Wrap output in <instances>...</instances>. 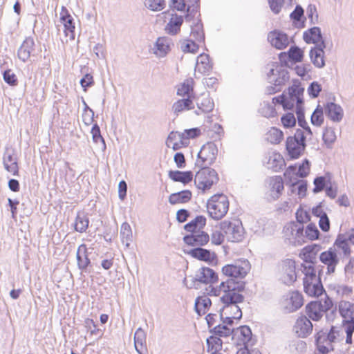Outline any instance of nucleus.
<instances>
[{"instance_id": "35", "label": "nucleus", "mask_w": 354, "mask_h": 354, "mask_svg": "<svg viewBox=\"0 0 354 354\" xmlns=\"http://www.w3.org/2000/svg\"><path fill=\"white\" fill-rule=\"evenodd\" d=\"M194 108L193 99L184 97L175 102L172 105V111L176 115H178L185 111H189Z\"/></svg>"}, {"instance_id": "25", "label": "nucleus", "mask_w": 354, "mask_h": 354, "mask_svg": "<svg viewBox=\"0 0 354 354\" xmlns=\"http://www.w3.org/2000/svg\"><path fill=\"white\" fill-rule=\"evenodd\" d=\"M170 51V39L168 37H158L151 48V52L159 58L164 57Z\"/></svg>"}, {"instance_id": "23", "label": "nucleus", "mask_w": 354, "mask_h": 354, "mask_svg": "<svg viewBox=\"0 0 354 354\" xmlns=\"http://www.w3.org/2000/svg\"><path fill=\"white\" fill-rule=\"evenodd\" d=\"M3 162L6 170L14 176L18 175L19 167L17 157L14 151L11 149H7L4 152L3 157Z\"/></svg>"}, {"instance_id": "62", "label": "nucleus", "mask_w": 354, "mask_h": 354, "mask_svg": "<svg viewBox=\"0 0 354 354\" xmlns=\"http://www.w3.org/2000/svg\"><path fill=\"white\" fill-rule=\"evenodd\" d=\"M296 219L299 225H302L304 223H308L310 219L309 212L304 209L301 207L297 209L296 212Z\"/></svg>"}, {"instance_id": "29", "label": "nucleus", "mask_w": 354, "mask_h": 354, "mask_svg": "<svg viewBox=\"0 0 354 354\" xmlns=\"http://www.w3.org/2000/svg\"><path fill=\"white\" fill-rule=\"evenodd\" d=\"M212 69V64L210 63L208 55L202 53L198 56L195 66V75L196 73L201 75H208Z\"/></svg>"}, {"instance_id": "39", "label": "nucleus", "mask_w": 354, "mask_h": 354, "mask_svg": "<svg viewBox=\"0 0 354 354\" xmlns=\"http://www.w3.org/2000/svg\"><path fill=\"white\" fill-rule=\"evenodd\" d=\"M192 194L189 190H183L171 194L169 197V202L171 205L185 203L192 198Z\"/></svg>"}, {"instance_id": "56", "label": "nucleus", "mask_w": 354, "mask_h": 354, "mask_svg": "<svg viewBox=\"0 0 354 354\" xmlns=\"http://www.w3.org/2000/svg\"><path fill=\"white\" fill-rule=\"evenodd\" d=\"M324 111L320 105H318L311 115V123L317 127H320L324 122Z\"/></svg>"}, {"instance_id": "2", "label": "nucleus", "mask_w": 354, "mask_h": 354, "mask_svg": "<svg viewBox=\"0 0 354 354\" xmlns=\"http://www.w3.org/2000/svg\"><path fill=\"white\" fill-rule=\"evenodd\" d=\"M342 333L337 327L332 326L328 332L322 330L316 337V345L318 351L322 354H327L334 350L333 344L342 339Z\"/></svg>"}, {"instance_id": "64", "label": "nucleus", "mask_w": 354, "mask_h": 354, "mask_svg": "<svg viewBox=\"0 0 354 354\" xmlns=\"http://www.w3.org/2000/svg\"><path fill=\"white\" fill-rule=\"evenodd\" d=\"M84 104L85 107L82 113V121L86 125L88 126L93 122L94 112L87 106L85 102H84Z\"/></svg>"}, {"instance_id": "58", "label": "nucleus", "mask_w": 354, "mask_h": 354, "mask_svg": "<svg viewBox=\"0 0 354 354\" xmlns=\"http://www.w3.org/2000/svg\"><path fill=\"white\" fill-rule=\"evenodd\" d=\"M260 113L265 118H272L277 115L274 105L268 102H263L259 109Z\"/></svg>"}, {"instance_id": "52", "label": "nucleus", "mask_w": 354, "mask_h": 354, "mask_svg": "<svg viewBox=\"0 0 354 354\" xmlns=\"http://www.w3.org/2000/svg\"><path fill=\"white\" fill-rule=\"evenodd\" d=\"M89 221L86 214L78 213L75 221V230L79 232H84L88 227Z\"/></svg>"}, {"instance_id": "63", "label": "nucleus", "mask_w": 354, "mask_h": 354, "mask_svg": "<svg viewBox=\"0 0 354 354\" xmlns=\"http://www.w3.org/2000/svg\"><path fill=\"white\" fill-rule=\"evenodd\" d=\"M319 232L314 224H309L307 225L306 230H304V236L305 238L309 240H315L318 238Z\"/></svg>"}, {"instance_id": "22", "label": "nucleus", "mask_w": 354, "mask_h": 354, "mask_svg": "<svg viewBox=\"0 0 354 354\" xmlns=\"http://www.w3.org/2000/svg\"><path fill=\"white\" fill-rule=\"evenodd\" d=\"M313 324L310 320L306 316L299 317L294 326V330L299 337H306L313 331Z\"/></svg>"}, {"instance_id": "37", "label": "nucleus", "mask_w": 354, "mask_h": 354, "mask_svg": "<svg viewBox=\"0 0 354 354\" xmlns=\"http://www.w3.org/2000/svg\"><path fill=\"white\" fill-rule=\"evenodd\" d=\"M168 176L169 178L175 182H180L186 185L193 179V174L190 171H181L179 170L169 171Z\"/></svg>"}, {"instance_id": "59", "label": "nucleus", "mask_w": 354, "mask_h": 354, "mask_svg": "<svg viewBox=\"0 0 354 354\" xmlns=\"http://www.w3.org/2000/svg\"><path fill=\"white\" fill-rule=\"evenodd\" d=\"M145 6L152 11H160L165 7V0H145Z\"/></svg>"}, {"instance_id": "60", "label": "nucleus", "mask_w": 354, "mask_h": 354, "mask_svg": "<svg viewBox=\"0 0 354 354\" xmlns=\"http://www.w3.org/2000/svg\"><path fill=\"white\" fill-rule=\"evenodd\" d=\"M197 41L194 39H187L181 44V50L184 53H196L198 49V45L196 44Z\"/></svg>"}, {"instance_id": "8", "label": "nucleus", "mask_w": 354, "mask_h": 354, "mask_svg": "<svg viewBox=\"0 0 354 354\" xmlns=\"http://www.w3.org/2000/svg\"><path fill=\"white\" fill-rule=\"evenodd\" d=\"M201 133V131L198 128H192L185 129L183 132H171L168 136L167 144L168 146L172 144L174 150L179 149L182 146L188 144L190 138H195Z\"/></svg>"}, {"instance_id": "34", "label": "nucleus", "mask_w": 354, "mask_h": 354, "mask_svg": "<svg viewBox=\"0 0 354 354\" xmlns=\"http://www.w3.org/2000/svg\"><path fill=\"white\" fill-rule=\"evenodd\" d=\"M189 254L194 258L208 262H213L216 259L214 252L200 247L191 250Z\"/></svg>"}, {"instance_id": "33", "label": "nucleus", "mask_w": 354, "mask_h": 354, "mask_svg": "<svg viewBox=\"0 0 354 354\" xmlns=\"http://www.w3.org/2000/svg\"><path fill=\"white\" fill-rule=\"evenodd\" d=\"M304 40L307 44H314L316 45L324 41L321 32V29L319 27H313L304 32Z\"/></svg>"}, {"instance_id": "30", "label": "nucleus", "mask_w": 354, "mask_h": 354, "mask_svg": "<svg viewBox=\"0 0 354 354\" xmlns=\"http://www.w3.org/2000/svg\"><path fill=\"white\" fill-rule=\"evenodd\" d=\"M235 337H237L239 340L236 342L238 345L243 344L245 346H250V343L252 339V331L250 327L247 326H242L234 329V332L232 336L234 339Z\"/></svg>"}, {"instance_id": "44", "label": "nucleus", "mask_w": 354, "mask_h": 354, "mask_svg": "<svg viewBox=\"0 0 354 354\" xmlns=\"http://www.w3.org/2000/svg\"><path fill=\"white\" fill-rule=\"evenodd\" d=\"M283 176L285 177L286 185H290L292 189L299 183V175L297 171V167L294 165L289 166L285 171Z\"/></svg>"}, {"instance_id": "5", "label": "nucleus", "mask_w": 354, "mask_h": 354, "mask_svg": "<svg viewBox=\"0 0 354 354\" xmlns=\"http://www.w3.org/2000/svg\"><path fill=\"white\" fill-rule=\"evenodd\" d=\"M306 136L300 129L296 130L294 136L287 138L286 148L291 159H297L303 154L306 147Z\"/></svg>"}, {"instance_id": "53", "label": "nucleus", "mask_w": 354, "mask_h": 354, "mask_svg": "<svg viewBox=\"0 0 354 354\" xmlns=\"http://www.w3.org/2000/svg\"><path fill=\"white\" fill-rule=\"evenodd\" d=\"M120 236L122 241L127 247L130 245L132 241V231L131 226L127 223H123L120 227Z\"/></svg>"}, {"instance_id": "41", "label": "nucleus", "mask_w": 354, "mask_h": 354, "mask_svg": "<svg viewBox=\"0 0 354 354\" xmlns=\"http://www.w3.org/2000/svg\"><path fill=\"white\" fill-rule=\"evenodd\" d=\"M289 228L288 230L290 229L292 231L293 230L295 232L293 239L292 240V243L295 245H300L303 242L305 241V236H304V226L299 225L295 222L289 223Z\"/></svg>"}, {"instance_id": "3", "label": "nucleus", "mask_w": 354, "mask_h": 354, "mask_svg": "<svg viewBox=\"0 0 354 354\" xmlns=\"http://www.w3.org/2000/svg\"><path fill=\"white\" fill-rule=\"evenodd\" d=\"M207 209L209 216L214 220L221 219L229 209V201L223 194L212 196L207 202Z\"/></svg>"}, {"instance_id": "12", "label": "nucleus", "mask_w": 354, "mask_h": 354, "mask_svg": "<svg viewBox=\"0 0 354 354\" xmlns=\"http://www.w3.org/2000/svg\"><path fill=\"white\" fill-rule=\"evenodd\" d=\"M279 279L283 283L288 286L296 281L295 261L287 259L281 261L279 266Z\"/></svg>"}, {"instance_id": "31", "label": "nucleus", "mask_w": 354, "mask_h": 354, "mask_svg": "<svg viewBox=\"0 0 354 354\" xmlns=\"http://www.w3.org/2000/svg\"><path fill=\"white\" fill-rule=\"evenodd\" d=\"M325 114L332 121L338 122H340L343 118L344 112L342 108L333 102H328L324 107Z\"/></svg>"}, {"instance_id": "38", "label": "nucleus", "mask_w": 354, "mask_h": 354, "mask_svg": "<svg viewBox=\"0 0 354 354\" xmlns=\"http://www.w3.org/2000/svg\"><path fill=\"white\" fill-rule=\"evenodd\" d=\"M315 263V262L313 261H304V263L301 264L302 272L304 274L303 283L314 280V278H320L319 275L316 274Z\"/></svg>"}, {"instance_id": "40", "label": "nucleus", "mask_w": 354, "mask_h": 354, "mask_svg": "<svg viewBox=\"0 0 354 354\" xmlns=\"http://www.w3.org/2000/svg\"><path fill=\"white\" fill-rule=\"evenodd\" d=\"M145 342L146 333L141 328H138L134 334V345L139 354H143L146 351Z\"/></svg>"}, {"instance_id": "43", "label": "nucleus", "mask_w": 354, "mask_h": 354, "mask_svg": "<svg viewBox=\"0 0 354 354\" xmlns=\"http://www.w3.org/2000/svg\"><path fill=\"white\" fill-rule=\"evenodd\" d=\"M191 37L195 41L201 43L205 39V35L203 32V24L201 19H197L196 21H193L191 25Z\"/></svg>"}, {"instance_id": "24", "label": "nucleus", "mask_w": 354, "mask_h": 354, "mask_svg": "<svg viewBox=\"0 0 354 354\" xmlns=\"http://www.w3.org/2000/svg\"><path fill=\"white\" fill-rule=\"evenodd\" d=\"M183 241L189 245L202 246L208 243L209 241V236L207 233L203 230H200L196 233L185 236Z\"/></svg>"}, {"instance_id": "15", "label": "nucleus", "mask_w": 354, "mask_h": 354, "mask_svg": "<svg viewBox=\"0 0 354 354\" xmlns=\"http://www.w3.org/2000/svg\"><path fill=\"white\" fill-rule=\"evenodd\" d=\"M303 305V297L297 291L288 293L281 301V306L286 313L295 312Z\"/></svg>"}, {"instance_id": "6", "label": "nucleus", "mask_w": 354, "mask_h": 354, "mask_svg": "<svg viewBox=\"0 0 354 354\" xmlns=\"http://www.w3.org/2000/svg\"><path fill=\"white\" fill-rule=\"evenodd\" d=\"M285 92V104L284 109H292L295 106L296 111L301 109H304L303 95L304 88L299 83H295L289 86L287 91Z\"/></svg>"}, {"instance_id": "16", "label": "nucleus", "mask_w": 354, "mask_h": 354, "mask_svg": "<svg viewBox=\"0 0 354 354\" xmlns=\"http://www.w3.org/2000/svg\"><path fill=\"white\" fill-rule=\"evenodd\" d=\"M162 14L165 19H168V22L165 26V31L170 35H176L180 30L183 23V17L177 15L174 11L164 12Z\"/></svg>"}, {"instance_id": "21", "label": "nucleus", "mask_w": 354, "mask_h": 354, "mask_svg": "<svg viewBox=\"0 0 354 354\" xmlns=\"http://www.w3.org/2000/svg\"><path fill=\"white\" fill-rule=\"evenodd\" d=\"M325 48V41H322L321 44L315 46L310 50L309 56L310 61L318 68H322L325 66V53L324 50Z\"/></svg>"}, {"instance_id": "49", "label": "nucleus", "mask_w": 354, "mask_h": 354, "mask_svg": "<svg viewBox=\"0 0 354 354\" xmlns=\"http://www.w3.org/2000/svg\"><path fill=\"white\" fill-rule=\"evenodd\" d=\"M77 260L78 266L80 269L86 268L90 262L86 255V246L84 244L80 245L77 249Z\"/></svg>"}, {"instance_id": "32", "label": "nucleus", "mask_w": 354, "mask_h": 354, "mask_svg": "<svg viewBox=\"0 0 354 354\" xmlns=\"http://www.w3.org/2000/svg\"><path fill=\"white\" fill-rule=\"evenodd\" d=\"M35 50V41L32 37H27L18 50V57L24 62H26Z\"/></svg>"}, {"instance_id": "17", "label": "nucleus", "mask_w": 354, "mask_h": 354, "mask_svg": "<svg viewBox=\"0 0 354 354\" xmlns=\"http://www.w3.org/2000/svg\"><path fill=\"white\" fill-rule=\"evenodd\" d=\"M319 260L327 266L326 273L328 274L335 272L336 266L339 261L336 250L332 248L326 251L322 252L319 255Z\"/></svg>"}, {"instance_id": "19", "label": "nucleus", "mask_w": 354, "mask_h": 354, "mask_svg": "<svg viewBox=\"0 0 354 354\" xmlns=\"http://www.w3.org/2000/svg\"><path fill=\"white\" fill-rule=\"evenodd\" d=\"M60 22L64 26V32L71 40L75 39V23L73 17L70 15L67 8L62 6L60 10Z\"/></svg>"}, {"instance_id": "10", "label": "nucleus", "mask_w": 354, "mask_h": 354, "mask_svg": "<svg viewBox=\"0 0 354 354\" xmlns=\"http://www.w3.org/2000/svg\"><path fill=\"white\" fill-rule=\"evenodd\" d=\"M218 149L215 143L209 142L205 144L198 153L196 162V167H209L216 160Z\"/></svg>"}, {"instance_id": "54", "label": "nucleus", "mask_w": 354, "mask_h": 354, "mask_svg": "<svg viewBox=\"0 0 354 354\" xmlns=\"http://www.w3.org/2000/svg\"><path fill=\"white\" fill-rule=\"evenodd\" d=\"M270 185L272 197L278 198L283 189V182L281 177L276 176L271 180Z\"/></svg>"}, {"instance_id": "61", "label": "nucleus", "mask_w": 354, "mask_h": 354, "mask_svg": "<svg viewBox=\"0 0 354 354\" xmlns=\"http://www.w3.org/2000/svg\"><path fill=\"white\" fill-rule=\"evenodd\" d=\"M336 140V135L333 129L326 128L323 133V140L328 147H330Z\"/></svg>"}, {"instance_id": "4", "label": "nucleus", "mask_w": 354, "mask_h": 354, "mask_svg": "<svg viewBox=\"0 0 354 354\" xmlns=\"http://www.w3.org/2000/svg\"><path fill=\"white\" fill-rule=\"evenodd\" d=\"M251 269V265L248 259H240L235 260L232 263L227 264L222 268L223 275L234 282H239L236 279H242L246 277Z\"/></svg>"}, {"instance_id": "9", "label": "nucleus", "mask_w": 354, "mask_h": 354, "mask_svg": "<svg viewBox=\"0 0 354 354\" xmlns=\"http://www.w3.org/2000/svg\"><path fill=\"white\" fill-rule=\"evenodd\" d=\"M333 301L327 295L324 299L311 301L306 307L308 317L313 321H319L324 314L333 307Z\"/></svg>"}, {"instance_id": "57", "label": "nucleus", "mask_w": 354, "mask_h": 354, "mask_svg": "<svg viewBox=\"0 0 354 354\" xmlns=\"http://www.w3.org/2000/svg\"><path fill=\"white\" fill-rule=\"evenodd\" d=\"M335 245L343 251L345 256L350 255L351 250L348 243L346 242L344 234L338 235L335 242Z\"/></svg>"}, {"instance_id": "20", "label": "nucleus", "mask_w": 354, "mask_h": 354, "mask_svg": "<svg viewBox=\"0 0 354 354\" xmlns=\"http://www.w3.org/2000/svg\"><path fill=\"white\" fill-rule=\"evenodd\" d=\"M268 40L277 49H285L290 44L289 37L285 32L274 30L268 35Z\"/></svg>"}, {"instance_id": "1", "label": "nucleus", "mask_w": 354, "mask_h": 354, "mask_svg": "<svg viewBox=\"0 0 354 354\" xmlns=\"http://www.w3.org/2000/svg\"><path fill=\"white\" fill-rule=\"evenodd\" d=\"M245 288L243 282H234L232 279H227L220 283L218 288H212L211 292L214 296L221 295L220 300L224 306L219 310V313H223V317L234 322L242 317V311L239 304L242 303L244 297L241 292Z\"/></svg>"}, {"instance_id": "7", "label": "nucleus", "mask_w": 354, "mask_h": 354, "mask_svg": "<svg viewBox=\"0 0 354 354\" xmlns=\"http://www.w3.org/2000/svg\"><path fill=\"white\" fill-rule=\"evenodd\" d=\"M200 170L194 178V183L198 189L205 192L218 181L217 172L209 167H198Z\"/></svg>"}, {"instance_id": "11", "label": "nucleus", "mask_w": 354, "mask_h": 354, "mask_svg": "<svg viewBox=\"0 0 354 354\" xmlns=\"http://www.w3.org/2000/svg\"><path fill=\"white\" fill-rule=\"evenodd\" d=\"M221 228L225 234L228 241L232 242H239L242 241L244 234V229L240 221H224L221 223Z\"/></svg>"}, {"instance_id": "26", "label": "nucleus", "mask_w": 354, "mask_h": 354, "mask_svg": "<svg viewBox=\"0 0 354 354\" xmlns=\"http://www.w3.org/2000/svg\"><path fill=\"white\" fill-rule=\"evenodd\" d=\"M304 290L308 296L315 297H318L325 292L320 278H314V280L304 282Z\"/></svg>"}, {"instance_id": "50", "label": "nucleus", "mask_w": 354, "mask_h": 354, "mask_svg": "<svg viewBox=\"0 0 354 354\" xmlns=\"http://www.w3.org/2000/svg\"><path fill=\"white\" fill-rule=\"evenodd\" d=\"M187 15H185V20L187 21H191L194 20V21H196L197 19H200V13H199V4L198 3H194L192 1L189 2L187 8Z\"/></svg>"}, {"instance_id": "27", "label": "nucleus", "mask_w": 354, "mask_h": 354, "mask_svg": "<svg viewBox=\"0 0 354 354\" xmlns=\"http://www.w3.org/2000/svg\"><path fill=\"white\" fill-rule=\"evenodd\" d=\"M195 280L206 284L212 283L218 280V275L212 268L203 267L196 272Z\"/></svg>"}, {"instance_id": "13", "label": "nucleus", "mask_w": 354, "mask_h": 354, "mask_svg": "<svg viewBox=\"0 0 354 354\" xmlns=\"http://www.w3.org/2000/svg\"><path fill=\"white\" fill-rule=\"evenodd\" d=\"M268 79L269 83L277 86H281L289 80V75L284 66L275 62L270 65L268 73Z\"/></svg>"}, {"instance_id": "55", "label": "nucleus", "mask_w": 354, "mask_h": 354, "mask_svg": "<svg viewBox=\"0 0 354 354\" xmlns=\"http://www.w3.org/2000/svg\"><path fill=\"white\" fill-rule=\"evenodd\" d=\"M283 138V133L276 127H272L267 133V140L272 144H279Z\"/></svg>"}, {"instance_id": "18", "label": "nucleus", "mask_w": 354, "mask_h": 354, "mask_svg": "<svg viewBox=\"0 0 354 354\" xmlns=\"http://www.w3.org/2000/svg\"><path fill=\"white\" fill-rule=\"evenodd\" d=\"M338 312L342 317L343 326L354 325V303L342 300L338 304Z\"/></svg>"}, {"instance_id": "14", "label": "nucleus", "mask_w": 354, "mask_h": 354, "mask_svg": "<svg viewBox=\"0 0 354 354\" xmlns=\"http://www.w3.org/2000/svg\"><path fill=\"white\" fill-rule=\"evenodd\" d=\"M219 320L222 323L218 324L209 329V333L219 337H227L233 335L235 329L233 326L234 322L231 319L225 318L223 313H219Z\"/></svg>"}, {"instance_id": "36", "label": "nucleus", "mask_w": 354, "mask_h": 354, "mask_svg": "<svg viewBox=\"0 0 354 354\" xmlns=\"http://www.w3.org/2000/svg\"><path fill=\"white\" fill-rule=\"evenodd\" d=\"M206 225V218L203 216H197L194 219L187 223L184 226L185 230L190 234L202 230Z\"/></svg>"}, {"instance_id": "47", "label": "nucleus", "mask_w": 354, "mask_h": 354, "mask_svg": "<svg viewBox=\"0 0 354 354\" xmlns=\"http://www.w3.org/2000/svg\"><path fill=\"white\" fill-rule=\"evenodd\" d=\"M321 246L317 244L306 246L302 250L304 261L316 262V255L321 250Z\"/></svg>"}, {"instance_id": "46", "label": "nucleus", "mask_w": 354, "mask_h": 354, "mask_svg": "<svg viewBox=\"0 0 354 354\" xmlns=\"http://www.w3.org/2000/svg\"><path fill=\"white\" fill-rule=\"evenodd\" d=\"M284 165V160L279 153H272L269 156L267 162L268 168L272 169L274 171L281 170Z\"/></svg>"}, {"instance_id": "45", "label": "nucleus", "mask_w": 354, "mask_h": 354, "mask_svg": "<svg viewBox=\"0 0 354 354\" xmlns=\"http://www.w3.org/2000/svg\"><path fill=\"white\" fill-rule=\"evenodd\" d=\"M287 55L290 59L296 62H301L303 59L304 52L297 46H292L289 48L287 53L283 52L279 54L280 61L282 62L283 59L286 57Z\"/></svg>"}, {"instance_id": "48", "label": "nucleus", "mask_w": 354, "mask_h": 354, "mask_svg": "<svg viewBox=\"0 0 354 354\" xmlns=\"http://www.w3.org/2000/svg\"><path fill=\"white\" fill-rule=\"evenodd\" d=\"M193 84L194 81L192 79H187L182 83L177 89V95L184 97L192 98L193 94Z\"/></svg>"}, {"instance_id": "51", "label": "nucleus", "mask_w": 354, "mask_h": 354, "mask_svg": "<svg viewBox=\"0 0 354 354\" xmlns=\"http://www.w3.org/2000/svg\"><path fill=\"white\" fill-rule=\"evenodd\" d=\"M207 351L220 352L223 348V341L221 337L216 335H211L206 339Z\"/></svg>"}, {"instance_id": "42", "label": "nucleus", "mask_w": 354, "mask_h": 354, "mask_svg": "<svg viewBox=\"0 0 354 354\" xmlns=\"http://www.w3.org/2000/svg\"><path fill=\"white\" fill-rule=\"evenodd\" d=\"M211 299L206 295L196 298L195 301V310L198 315H205L211 306Z\"/></svg>"}, {"instance_id": "28", "label": "nucleus", "mask_w": 354, "mask_h": 354, "mask_svg": "<svg viewBox=\"0 0 354 354\" xmlns=\"http://www.w3.org/2000/svg\"><path fill=\"white\" fill-rule=\"evenodd\" d=\"M197 109L195 111V113L198 115L211 112L214 107V103L212 99L206 94L201 95V97L196 99Z\"/></svg>"}]
</instances>
